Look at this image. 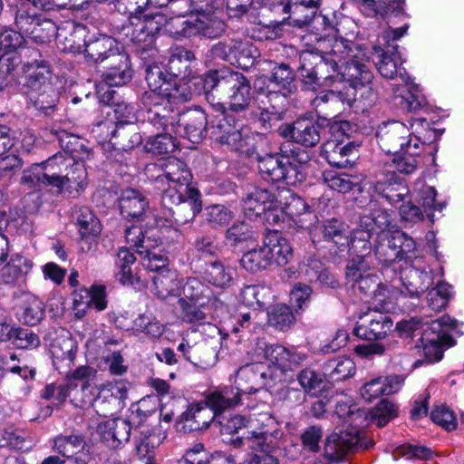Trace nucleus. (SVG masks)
<instances>
[{
    "mask_svg": "<svg viewBox=\"0 0 464 464\" xmlns=\"http://www.w3.org/2000/svg\"><path fill=\"white\" fill-rule=\"evenodd\" d=\"M252 353L255 360H265L273 365V369L261 362L240 367L237 372L234 386L240 392V395L255 393L271 383L281 382L284 372L297 368L307 358L305 353L294 347L269 344L264 340L256 342Z\"/></svg>",
    "mask_w": 464,
    "mask_h": 464,
    "instance_id": "1",
    "label": "nucleus"
},
{
    "mask_svg": "<svg viewBox=\"0 0 464 464\" xmlns=\"http://www.w3.org/2000/svg\"><path fill=\"white\" fill-rule=\"evenodd\" d=\"M353 43L336 35H326L317 39L313 50L300 53L299 75L305 85L333 86L335 82L347 81L345 65L353 52ZM353 55H351V58Z\"/></svg>",
    "mask_w": 464,
    "mask_h": 464,
    "instance_id": "2",
    "label": "nucleus"
},
{
    "mask_svg": "<svg viewBox=\"0 0 464 464\" xmlns=\"http://www.w3.org/2000/svg\"><path fill=\"white\" fill-rule=\"evenodd\" d=\"M146 173L161 195L162 207H171L179 202L183 191L195 189L190 186L192 174L187 164L175 157L147 165Z\"/></svg>",
    "mask_w": 464,
    "mask_h": 464,
    "instance_id": "3",
    "label": "nucleus"
},
{
    "mask_svg": "<svg viewBox=\"0 0 464 464\" xmlns=\"http://www.w3.org/2000/svg\"><path fill=\"white\" fill-rule=\"evenodd\" d=\"M202 83L206 99L214 100L213 92L227 93L229 99L230 112L245 113L251 102V86L246 76L239 72L223 68L211 71L202 78L196 79Z\"/></svg>",
    "mask_w": 464,
    "mask_h": 464,
    "instance_id": "4",
    "label": "nucleus"
},
{
    "mask_svg": "<svg viewBox=\"0 0 464 464\" xmlns=\"http://www.w3.org/2000/svg\"><path fill=\"white\" fill-rule=\"evenodd\" d=\"M23 51L24 54L30 53L32 58L23 64L24 86L28 89L29 99L37 110L48 114L55 107L58 99L57 92L50 82V66L41 59V54L36 50Z\"/></svg>",
    "mask_w": 464,
    "mask_h": 464,
    "instance_id": "5",
    "label": "nucleus"
},
{
    "mask_svg": "<svg viewBox=\"0 0 464 464\" xmlns=\"http://www.w3.org/2000/svg\"><path fill=\"white\" fill-rule=\"evenodd\" d=\"M308 156L270 153L258 157V172L266 182L296 186L305 179V166Z\"/></svg>",
    "mask_w": 464,
    "mask_h": 464,
    "instance_id": "6",
    "label": "nucleus"
},
{
    "mask_svg": "<svg viewBox=\"0 0 464 464\" xmlns=\"http://www.w3.org/2000/svg\"><path fill=\"white\" fill-rule=\"evenodd\" d=\"M246 430L234 443L261 453L273 452L279 446L283 431L276 420L268 412L254 413Z\"/></svg>",
    "mask_w": 464,
    "mask_h": 464,
    "instance_id": "7",
    "label": "nucleus"
},
{
    "mask_svg": "<svg viewBox=\"0 0 464 464\" xmlns=\"http://www.w3.org/2000/svg\"><path fill=\"white\" fill-rule=\"evenodd\" d=\"M430 123L424 118H413L410 128L400 121H389L379 127L376 132L377 142L385 153L394 154L410 147L415 134L421 136Z\"/></svg>",
    "mask_w": 464,
    "mask_h": 464,
    "instance_id": "8",
    "label": "nucleus"
},
{
    "mask_svg": "<svg viewBox=\"0 0 464 464\" xmlns=\"http://www.w3.org/2000/svg\"><path fill=\"white\" fill-rule=\"evenodd\" d=\"M415 250L414 240L401 231L380 233L378 241L372 250L374 266H389L397 260L409 258Z\"/></svg>",
    "mask_w": 464,
    "mask_h": 464,
    "instance_id": "9",
    "label": "nucleus"
},
{
    "mask_svg": "<svg viewBox=\"0 0 464 464\" xmlns=\"http://www.w3.org/2000/svg\"><path fill=\"white\" fill-rule=\"evenodd\" d=\"M212 335L203 338L193 344L183 340L178 346V351L193 365L208 369L213 367L218 360V353L222 346L223 337L216 326L209 324Z\"/></svg>",
    "mask_w": 464,
    "mask_h": 464,
    "instance_id": "10",
    "label": "nucleus"
},
{
    "mask_svg": "<svg viewBox=\"0 0 464 464\" xmlns=\"http://www.w3.org/2000/svg\"><path fill=\"white\" fill-rule=\"evenodd\" d=\"M347 82L344 87H352L356 91V102L362 103L364 107L372 106L378 98V92L372 86L373 74L369 69L368 61L353 54L345 65Z\"/></svg>",
    "mask_w": 464,
    "mask_h": 464,
    "instance_id": "11",
    "label": "nucleus"
},
{
    "mask_svg": "<svg viewBox=\"0 0 464 464\" xmlns=\"http://www.w3.org/2000/svg\"><path fill=\"white\" fill-rule=\"evenodd\" d=\"M162 26L161 15H132L121 25L120 34L140 50L150 49Z\"/></svg>",
    "mask_w": 464,
    "mask_h": 464,
    "instance_id": "12",
    "label": "nucleus"
},
{
    "mask_svg": "<svg viewBox=\"0 0 464 464\" xmlns=\"http://www.w3.org/2000/svg\"><path fill=\"white\" fill-rule=\"evenodd\" d=\"M210 6L211 9H200L186 20H177L176 23L180 26V30L177 32L188 37L196 34L208 38L220 36L226 30V24L221 17L222 12L215 5Z\"/></svg>",
    "mask_w": 464,
    "mask_h": 464,
    "instance_id": "13",
    "label": "nucleus"
},
{
    "mask_svg": "<svg viewBox=\"0 0 464 464\" xmlns=\"http://www.w3.org/2000/svg\"><path fill=\"white\" fill-rule=\"evenodd\" d=\"M280 194L278 214L280 222L286 223L289 227L308 230L318 218L315 213L311 210L304 198L292 193L290 190H284Z\"/></svg>",
    "mask_w": 464,
    "mask_h": 464,
    "instance_id": "14",
    "label": "nucleus"
},
{
    "mask_svg": "<svg viewBox=\"0 0 464 464\" xmlns=\"http://www.w3.org/2000/svg\"><path fill=\"white\" fill-rule=\"evenodd\" d=\"M456 326L457 321L449 315H442L430 323L421 337L423 353L429 361L441 360L443 348L454 345L449 331Z\"/></svg>",
    "mask_w": 464,
    "mask_h": 464,
    "instance_id": "15",
    "label": "nucleus"
},
{
    "mask_svg": "<svg viewBox=\"0 0 464 464\" xmlns=\"http://www.w3.org/2000/svg\"><path fill=\"white\" fill-rule=\"evenodd\" d=\"M127 385L122 382H110L101 387L92 388L89 396L78 400L71 399V402L77 407L92 404L100 416L111 415L120 401L126 398Z\"/></svg>",
    "mask_w": 464,
    "mask_h": 464,
    "instance_id": "16",
    "label": "nucleus"
},
{
    "mask_svg": "<svg viewBox=\"0 0 464 464\" xmlns=\"http://www.w3.org/2000/svg\"><path fill=\"white\" fill-rule=\"evenodd\" d=\"M141 104L146 112L147 121L157 130L172 131L176 128L180 112L163 96L162 92H144Z\"/></svg>",
    "mask_w": 464,
    "mask_h": 464,
    "instance_id": "17",
    "label": "nucleus"
},
{
    "mask_svg": "<svg viewBox=\"0 0 464 464\" xmlns=\"http://www.w3.org/2000/svg\"><path fill=\"white\" fill-rule=\"evenodd\" d=\"M356 101V91L343 87L341 91L325 90L318 92L310 102L317 115L324 119L333 118L346 108H352Z\"/></svg>",
    "mask_w": 464,
    "mask_h": 464,
    "instance_id": "18",
    "label": "nucleus"
},
{
    "mask_svg": "<svg viewBox=\"0 0 464 464\" xmlns=\"http://www.w3.org/2000/svg\"><path fill=\"white\" fill-rule=\"evenodd\" d=\"M212 56L247 70L254 65L258 55L257 49L248 40L231 39L218 43L211 48Z\"/></svg>",
    "mask_w": 464,
    "mask_h": 464,
    "instance_id": "19",
    "label": "nucleus"
},
{
    "mask_svg": "<svg viewBox=\"0 0 464 464\" xmlns=\"http://www.w3.org/2000/svg\"><path fill=\"white\" fill-rule=\"evenodd\" d=\"M367 238L368 235L365 232H358L352 237L351 249L355 256L349 260L346 266V279L350 284L371 273L375 267L372 245L367 242Z\"/></svg>",
    "mask_w": 464,
    "mask_h": 464,
    "instance_id": "20",
    "label": "nucleus"
},
{
    "mask_svg": "<svg viewBox=\"0 0 464 464\" xmlns=\"http://www.w3.org/2000/svg\"><path fill=\"white\" fill-rule=\"evenodd\" d=\"M115 114H120L121 119L112 131L111 143L115 150L129 151L142 142V138L138 131L137 126L133 123L125 122L123 119H129L132 108L126 104H117L114 109Z\"/></svg>",
    "mask_w": 464,
    "mask_h": 464,
    "instance_id": "21",
    "label": "nucleus"
},
{
    "mask_svg": "<svg viewBox=\"0 0 464 464\" xmlns=\"http://www.w3.org/2000/svg\"><path fill=\"white\" fill-rule=\"evenodd\" d=\"M278 205L276 195L269 189L255 188L243 200V208L246 214L256 217L266 214L270 223L279 224Z\"/></svg>",
    "mask_w": 464,
    "mask_h": 464,
    "instance_id": "22",
    "label": "nucleus"
},
{
    "mask_svg": "<svg viewBox=\"0 0 464 464\" xmlns=\"http://www.w3.org/2000/svg\"><path fill=\"white\" fill-rule=\"evenodd\" d=\"M209 120L200 108L180 112L173 133L186 138L192 143H198L209 131Z\"/></svg>",
    "mask_w": 464,
    "mask_h": 464,
    "instance_id": "23",
    "label": "nucleus"
},
{
    "mask_svg": "<svg viewBox=\"0 0 464 464\" xmlns=\"http://www.w3.org/2000/svg\"><path fill=\"white\" fill-rule=\"evenodd\" d=\"M392 324L386 314L370 308L359 315L353 333L362 339H382L391 331Z\"/></svg>",
    "mask_w": 464,
    "mask_h": 464,
    "instance_id": "24",
    "label": "nucleus"
},
{
    "mask_svg": "<svg viewBox=\"0 0 464 464\" xmlns=\"http://www.w3.org/2000/svg\"><path fill=\"white\" fill-rule=\"evenodd\" d=\"M294 73L291 68L281 63L273 68L270 76L260 78L256 84L263 83L266 85V89L259 86L258 93L261 98L274 99L273 94L284 95L285 97V102H287V96L292 91V83L294 81Z\"/></svg>",
    "mask_w": 464,
    "mask_h": 464,
    "instance_id": "25",
    "label": "nucleus"
},
{
    "mask_svg": "<svg viewBox=\"0 0 464 464\" xmlns=\"http://www.w3.org/2000/svg\"><path fill=\"white\" fill-rule=\"evenodd\" d=\"M53 449L66 459H73L76 464H87L92 460L85 439L79 433L56 436L53 440Z\"/></svg>",
    "mask_w": 464,
    "mask_h": 464,
    "instance_id": "26",
    "label": "nucleus"
},
{
    "mask_svg": "<svg viewBox=\"0 0 464 464\" xmlns=\"http://www.w3.org/2000/svg\"><path fill=\"white\" fill-rule=\"evenodd\" d=\"M87 34L85 25L67 21L59 25L56 42L63 52L80 53L87 42Z\"/></svg>",
    "mask_w": 464,
    "mask_h": 464,
    "instance_id": "27",
    "label": "nucleus"
},
{
    "mask_svg": "<svg viewBox=\"0 0 464 464\" xmlns=\"http://www.w3.org/2000/svg\"><path fill=\"white\" fill-rule=\"evenodd\" d=\"M87 61L94 63H106L111 61V57L121 54L124 52L119 50L117 42L105 34H100L87 40L82 52Z\"/></svg>",
    "mask_w": 464,
    "mask_h": 464,
    "instance_id": "28",
    "label": "nucleus"
},
{
    "mask_svg": "<svg viewBox=\"0 0 464 464\" xmlns=\"http://www.w3.org/2000/svg\"><path fill=\"white\" fill-rule=\"evenodd\" d=\"M373 190L392 205L401 202L408 188L393 170H384L376 177Z\"/></svg>",
    "mask_w": 464,
    "mask_h": 464,
    "instance_id": "29",
    "label": "nucleus"
},
{
    "mask_svg": "<svg viewBox=\"0 0 464 464\" xmlns=\"http://www.w3.org/2000/svg\"><path fill=\"white\" fill-rule=\"evenodd\" d=\"M324 155L330 165L339 169L347 168L357 159V145L352 141L328 140L324 145Z\"/></svg>",
    "mask_w": 464,
    "mask_h": 464,
    "instance_id": "30",
    "label": "nucleus"
},
{
    "mask_svg": "<svg viewBox=\"0 0 464 464\" xmlns=\"http://www.w3.org/2000/svg\"><path fill=\"white\" fill-rule=\"evenodd\" d=\"M179 202L174 203L171 207H164L169 209L178 224L184 225L192 221L196 215L202 209L200 194L198 189H191L188 192L181 193Z\"/></svg>",
    "mask_w": 464,
    "mask_h": 464,
    "instance_id": "31",
    "label": "nucleus"
},
{
    "mask_svg": "<svg viewBox=\"0 0 464 464\" xmlns=\"http://www.w3.org/2000/svg\"><path fill=\"white\" fill-rule=\"evenodd\" d=\"M205 401L206 404L220 418L223 412L241 403V395L234 386L227 385L210 391L206 394Z\"/></svg>",
    "mask_w": 464,
    "mask_h": 464,
    "instance_id": "32",
    "label": "nucleus"
},
{
    "mask_svg": "<svg viewBox=\"0 0 464 464\" xmlns=\"http://www.w3.org/2000/svg\"><path fill=\"white\" fill-rule=\"evenodd\" d=\"M119 207L124 218L140 221L149 208V200L140 191L127 188L121 193Z\"/></svg>",
    "mask_w": 464,
    "mask_h": 464,
    "instance_id": "33",
    "label": "nucleus"
},
{
    "mask_svg": "<svg viewBox=\"0 0 464 464\" xmlns=\"http://www.w3.org/2000/svg\"><path fill=\"white\" fill-rule=\"evenodd\" d=\"M104 68L106 71L102 73V81L109 86H121L131 79L129 56L125 53L111 57Z\"/></svg>",
    "mask_w": 464,
    "mask_h": 464,
    "instance_id": "34",
    "label": "nucleus"
},
{
    "mask_svg": "<svg viewBox=\"0 0 464 464\" xmlns=\"http://www.w3.org/2000/svg\"><path fill=\"white\" fill-rule=\"evenodd\" d=\"M46 172L51 192L59 195L63 193V178L64 173L72 165V157L63 154H55L42 162Z\"/></svg>",
    "mask_w": 464,
    "mask_h": 464,
    "instance_id": "35",
    "label": "nucleus"
},
{
    "mask_svg": "<svg viewBox=\"0 0 464 464\" xmlns=\"http://www.w3.org/2000/svg\"><path fill=\"white\" fill-rule=\"evenodd\" d=\"M421 137L415 134L412 138L411 145L399 153H394L396 156L392 160L394 168L400 173L410 175L413 173L420 164L421 149L424 142L420 140Z\"/></svg>",
    "mask_w": 464,
    "mask_h": 464,
    "instance_id": "36",
    "label": "nucleus"
},
{
    "mask_svg": "<svg viewBox=\"0 0 464 464\" xmlns=\"http://www.w3.org/2000/svg\"><path fill=\"white\" fill-rule=\"evenodd\" d=\"M264 244L271 266L276 264L278 266H284L293 257V248L289 241L276 231L266 237Z\"/></svg>",
    "mask_w": 464,
    "mask_h": 464,
    "instance_id": "37",
    "label": "nucleus"
},
{
    "mask_svg": "<svg viewBox=\"0 0 464 464\" xmlns=\"http://www.w3.org/2000/svg\"><path fill=\"white\" fill-rule=\"evenodd\" d=\"M133 428L125 419L109 420L99 426L102 438L111 447L117 448L130 440Z\"/></svg>",
    "mask_w": 464,
    "mask_h": 464,
    "instance_id": "38",
    "label": "nucleus"
},
{
    "mask_svg": "<svg viewBox=\"0 0 464 464\" xmlns=\"http://www.w3.org/2000/svg\"><path fill=\"white\" fill-rule=\"evenodd\" d=\"M289 133L293 141L304 147H314L320 141L319 126L307 118L295 121Z\"/></svg>",
    "mask_w": 464,
    "mask_h": 464,
    "instance_id": "39",
    "label": "nucleus"
},
{
    "mask_svg": "<svg viewBox=\"0 0 464 464\" xmlns=\"http://www.w3.org/2000/svg\"><path fill=\"white\" fill-rule=\"evenodd\" d=\"M300 273L309 282L319 283L330 288H335L338 281L328 272L324 264L314 257H308L300 266Z\"/></svg>",
    "mask_w": 464,
    "mask_h": 464,
    "instance_id": "40",
    "label": "nucleus"
},
{
    "mask_svg": "<svg viewBox=\"0 0 464 464\" xmlns=\"http://www.w3.org/2000/svg\"><path fill=\"white\" fill-rule=\"evenodd\" d=\"M391 224L389 213L382 208L373 209L369 215L360 217L358 227L353 232L356 236L358 232H365L368 235L367 242H370L372 233L380 229L381 233H386L385 230Z\"/></svg>",
    "mask_w": 464,
    "mask_h": 464,
    "instance_id": "41",
    "label": "nucleus"
},
{
    "mask_svg": "<svg viewBox=\"0 0 464 464\" xmlns=\"http://www.w3.org/2000/svg\"><path fill=\"white\" fill-rule=\"evenodd\" d=\"M77 223L81 235V248L82 251H89L92 242L101 233L100 220L92 212L85 210L78 217Z\"/></svg>",
    "mask_w": 464,
    "mask_h": 464,
    "instance_id": "42",
    "label": "nucleus"
},
{
    "mask_svg": "<svg viewBox=\"0 0 464 464\" xmlns=\"http://www.w3.org/2000/svg\"><path fill=\"white\" fill-rule=\"evenodd\" d=\"M356 445L347 434L333 433L327 437L324 444V459L330 462H341Z\"/></svg>",
    "mask_w": 464,
    "mask_h": 464,
    "instance_id": "43",
    "label": "nucleus"
},
{
    "mask_svg": "<svg viewBox=\"0 0 464 464\" xmlns=\"http://www.w3.org/2000/svg\"><path fill=\"white\" fill-rule=\"evenodd\" d=\"M323 236L325 240L334 243L340 251L352 247L349 227L337 218L327 219L323 225Z\"/></svg>",
    "mask_w": 464,
    "mask_h": 464,
    "instance_id": "44",
    "label": "nucleus"
},
{
    "mask_svg": "<svg viewBox=\"0 0 464 464\" xmlns=\"http://www.w3.org/2000/svg\"><path fill=\"white\" fill-rule=\"evenodd\" d=\"M209 119L210 135L218 142L221 143L229 133L235 130L240 123L239 120H236L230 111H218Z\"/></svg>",
    "mask_w": 464,
    "mask_h": 464,
    "instance_id": "45",
    "label": "nucleus"
},
{
    "mask_svg": "<svg viewBox=\"0 0 464 464\" xmlns=\"http://www.w3.org/2000/svg\"><path fill=\"white\" fill-rule=\"evenodd\" d=\"M397 45L392 50H383L380 45L373 47V62L380 74L387 79H393L397 73L400 59Z\"/></svg>",
    "mask_w": 464,
    "mask_h": 464,
    "instance_id": "46",
    "label": "nucleus"
},
{
    "mask_svg": "<svg viewBox=\"0 0 464 464\" xmlns=\"http://www.w3.org/2000/svg\"><path fill=\"white\" fill-rule=\"evenodd\" d=\"M17 309L18 319L25 324L36 325L44 317L43 303L34 295L25 293Z\"/></svg>",
    "mask_w": 464,
    "mask_h": 464,
    "instance_id": "47",
    "label": "nucleus"
},
{
    "mask_svg": "<svg viewBox=\"0 0 464 464\" xmlns=\"http://www.w3.org/2000/svg\"><path fill=\"white\" fill-rule=\"evenodd\" d=\"M392 93L400 98V104L403 110L417 111L427 105L426 99L419 92L416 86L406 82V86L391 84Z\"/></svg>",
    "mask_w": 464,
    "mask_h": 464,
    "instance_id": "48",
    "label": "nucleus"
},
{
    "mask_svg": "<svg viewBox=\"0 0 464 464\" xmlns=\"http://www.w3.org/2000/svg\"><path fill=\"white\" fill-rule=\"evenodd\" d=\"M274 99L261 98L258 96V100L261 103L266 105V101L269 104V107L259 108L260 112L258 116V121L264 130H268L272 127L273 123L280 120V114L283 111L286 102L284 95L273 94Z\"/></svg>",
    "mask_w": 464,
    "mask_h": 464,
    "instance_id": "49",
    "label": "nucleus"
},
{
    "mask_svg": "<svg viewBox=\"0 0 464 464\" xmlns=\"http://www.w3.org/2000/svg\"><path fill=\"white\" fill-rule=\"evenodd\" d=\"M20 185L33 191L46 189L51 192V186L42 162L32 164L23 170Z\"/></svg>",
    "mask_w": 464,
    "mask_h": 464,
    "instance_id": "50",
    "label": "nucleus"
},
{
    "mask_svg": "<svg viewBox=\"0 0 464 464\" xmlns=\"http://www.w3.org/2000/svg\"><path fill=\"white\" fill-rule=\"evenodd\" d=\"M134 440L139 458L144 459L145 464H152L154 450L161 443L160 435L150 432L149 429H143L134 432Z\"/></svg>",
    "mask_w": 464,
    "mask_h": 464,
    "instance_id": "51",
    "label": "nucleus"
},
{
    "mask_svg": "<svg viewBox=\"0 0 464 464\" xmlns=\"http://www.w3.org/2000/svg\"><path fill=\"white\" fill-rule=\"evenodd\" d=\"M153 291L160 298L177 295L179 292L180 282L176 270H164L152 277Z\"/></svg>",
    "mask_w": 464,
    "mask_h": 464,
    "instance_id": "52",
    "label": "nucleus"
},
{
    "mask_svg": "<svg viewBox=\"0 0 464 464\" xmlns=\"http://www.w3.org/2000/svg\"><path fill=\"white\" fill-rule=\"evenodd\" d=\"M362 4L373 7L376 14L387 20L388 24L396 23L392 18H405L406 14L403 9V2L401 0H361Z\"/></svg>",
    "mask_w": 464,
    "mask_h": 464,
    "instance_id": "53",
    "label": "nucleus"
},
{
    "mask_svg": "<svg viewBox=\"0 0 464 464\" xmlns=\"http://www.w3.org/2000/svg\"><path fill=\"white\" fill-rule=\"evenodd\" d=\"M253 140L248 129L240 123L220 144L227 145L231 150L249 155L254 151Z\"/></svg>",
    "mask_w": 464,
    "mask_h": 464,
    "instance_id": "54",
    "label": "nucleus"
},
{
    "mask_svg": "<svg viewBox=\"0 0 464 464\" xmlns=\"http://www.w3.org/2000/svg\"><path fill=\"white\" fill-rule=\"evenodd\" d=\"M241 266L251 273H258L271 266L265 244L246 252L241 259Z\"/></svg>",
    "mask_w": 464,
    "mask_h": 464,
    "instance_id": "55",
    "label": "nucleus"
},
{
    "mask_svg": "<svg viewBox=\"0 0 464 464\" xmlns=\"http://www.w3.org/2000/svg\"><path fill=\"white\" fill-rule=\"evenodd\" d=\"M40 15L28 2H20L14 6V24L16 29L27 37L32 26L38 23Z\"/></svg>",
    "mask_w": 464,
    "mask_h": 464,
    "instance_id": "56",
    "label": "nucleus"
},
{
    "mask_svg": "<svg viewBox=\"0 0 464 464\" xmlns=\"http://www.w3.org/2000/svg\"><path fill=\"white\" fill-rule=\"evenodd\" d=\"M63 179V192L83 189L87 185V172L83 163L75 161L72 157V165L67 168Z\"/></svg>",
    "mask_w": 464,
    "mask_h": 464,
    "instance_id": "57",
    "label": "nucleus"
},
{
    "mask_svg": "<svg viewBox=\"0 0 464 464\" xmlns=\"http://www.w3.org/2000/svg\"><path fill=\"white\" fill-rule=\"evenodd\" d=\"M30 269L27 258L20 255H14L10 261L1 269V277L5 284H13L21 278Z\"/></svg>",
    "mask_w": 464,
    "mask_h": 464,
    "instance_id": "58",
    "label": "nucleus"
},
{
    "mask_svg": "<svg viewBox=\"0 0 464 464\" xmlns=\"http://www.w3.org/2000/svg\"><path fill=\"white\" fill-rule=\"evenodd\" d=\"M126 241L138 250L155 248L158 246V239L153 231H143L139 226H131L125 230Z\"/></svg>",
    "mask_w": 464,
    "mask_h": 464,
    "instance_id": "59",
    "label": "nucleus"
},
{
    "mask_svg": "<svg viewBox=\"0 0 464 464\" xmlns=\"http://www.w3.org/2000/svg\"><path fill=\"white\" fill-rule=\"evenodd\" d=\"M38 23L32 26L28 38L36 44H44L50 42L53 37L57 39L58 27L51 19L41 14Z\"/></svg>",
    "mask_w": 464,
    "mask_h": 464,
    "instance_id": "60",
    "label": "nucleus"
},
{
    "mask_svg": "<svg viewBox=\"0 0 464 464\" xmlns=\"http://www.w3.org/2000/svg\"><path fill=\"white\" fill-rule=\"evenodd\" d=\"M323 181L329 188L343 194L358 187L356 178L334 170L324 171L323 173Z\"/></svg>",
    "mask_w": 464,
    "mask_h": 464,
    "instance_id": "61",
    "label": "nucleus"
},
{
    "mask_svg": "<svg viewBox=\"0 0 464 464\" xmlns=\"http://www.w3.org/2000/svg\"><path fill=\"white\" fill-rule=\"evenodd\" d=\"M6 333V340L19 349H34L40 345V338L28 329L9 327Z\"/></svg>",
    "mask_w": 464,
    "mask_h": 464,
    "instance_id": "62",
    "label": "nucleus"
},
{
    "mask_svg": "<svg viewBox=\"0 0 464 464\" xmlns=\"http://www.w3.org/2000/svg\"><path fill=\"white\" fill-rule=\"evenodd\" d=\"M324 369L333 382H340L354 373L355 364L352 359L343 357L330 360Z\"/></svg>",
    "mask_w": 464,
    "mask_h": 464,
    "instance_id": "63",
    "label": "nucleus"
},
{
    "mask_svg": "<svg viewBox=\"0 0 464 464\" xmlns=\"http://www.w3.org/2000/svg\"><path fill=\"white\" fill-rule=\"evenodd\" d=\"M204 278L215 286L226 287L232 280V273L220 262L213 261L206 264Z\"/></svg>",
    "mask_w": 464,
    "mask_h": 464,
    "instance_id": "64",
    "label": "nucleus"
}]
</instances>
